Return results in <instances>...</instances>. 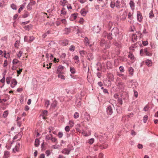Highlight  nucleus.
<instances>
[{
	"mask_svg": "<svg viewBox=\"0 0 158 158\" xmlns=\"http://www.w3.org/2000/svg\"><path fill=\"white\" fill-rule=\"evenodd\" d=\"M137 15L138 21L139 22H141L143 19L141 13L139 11H137Z\"/></svg>",
	"mask_w": 158,
	"mask_h": 158,
	"instance_id": "nucleus-2",
	"label": "nucleus"
},
{
	"mask_svg": "<svg viewBox=\"0 0 158 158\" xmlns=\"http://www.w3.org/2000/svg\"><path fill=\"white\" fill-rule=\"evenodd\" d=\"M10 155V153L9 152L7 151H5L3 158H7L9 157Z\"/></svg>",
	"mask_w": 158,
	"mask_h": 158,
	"instance_id": "nucleus-16",
	"label": "nucleus"
},
{
	"mask_svg": "<svg viewBox=\"0 0 158 158\" xmlns=\"http://www.w3.org/2000/svg\"><path fill=\"white\" fill-rule=\"evenodd\" d=\"M44 102L45 106L47 108L48 107L49 105H50V101L48 100H45Z\"/></svg>",
	"mask_w": 158,
	"mask_h": 158,
	"instance_id": "nucleus-25",
	"label": "nucleus"
},
{
	"mask_svg": "<svg viewBox=\"0 0 158 158\" xmlns=\"http://www.w3.org/2000/svg\"><path fill=\"white\" fill-rule=\"evenodd\" d=\"M93 55L91 53H89L87 55V59L90 60L93 58Z\"/></svg>",
	"mask_w": 158,
	"mask_h": 158,
	"instance_id": "nucleus-24",
	"label": "nucleus"
},
{
	"mask_svg": "<svg viewBox=\"0 0 158 158\" xmlns=\"http://www.w3.org/2000/svg\"><path fill=\"white\" fill-rule=\"evenodd\" d=\"M58 77L59 78H60L61 79H64L65 77L64 76L61 74H59L58 75Z\"/></svg>",
	"mask_w": 158,
	"mask_h": 158,
	"instance_id": "nucleus-49",
	"label": "nucleus"
},
{
	"mask_svg": "<svg viewBox=\"0 0 158 158\" xmlns=\"http://www.w3.org/2000/svg\"><path fill=\"white\" fill-rule=\"evenodd\" d=\"M53 135L52 134H50L47 135L46 136V140H51Z\"/></svg>",
	"mask_w": 158,
	"mask_h": 158,
	"instance_id": "nucleus-27",
	"label": "nucleus"
},
{
	"mask_svg": "<svg viewBox=\"0 0 158 158\" xmlns=\"http://www.w3.org/2000/svg\"><path fill=\"white\" fill-rule=\"evenodd\" d=\"M119 32L118 29L117 28H115L112 30L111 34L112 35H115L116 36L119 33Z\"/></svg>",
	"mask_w": 158,
	"mask_h": 158,
	"instance_id": "nucleus-3",
	"label": "nucleus"
},
{
	"mask_svg": "<svg viewBox=\"0 0 158 158\" xmlns=\"http://www.w3.org/2000/svg\"><path fill=\"white\" fill-rule=\"evenodd\" d=\"M31 6L30 5V4L29 3L27 7V9L28 10H31Z\"/></svg>",
	"mask_w": 158,
	"mask_h": 158,
	"instance_id": "nucleus-55",
	"label": "nucleus"
},
{
	"mask_svg": "<svg viewBox=\"0 0 158 158\" xmlns=\"http://www.w3.org/2000/svg\"><path fill=\"white\" fill-rule=\"evenodd\" d=\"M117 85L118 86L119 88L123 89L124 86V83L122 81H119L117 83Z\"/></svg>",
	"mask_w": 158,
	"mask_h": 158,
	"instance_id": "nucleus-10",
	"label": "nucleus"
},
{
	"mask_svg": "<svg viewBox=\"0 0 158 158\" xmlns=\"http://www.w3.org/2000/svg\"><path fill=\"white\" fill-rule=\"evenodd\" d=\"M93 149L95 151H97L98 150V145H95L93 148Z\"/></svg>",
	"mask_w": 158,
	"mask_h": 158,
	"instance_id": "nucleus-53",
	"label": "nucleus"
},
{
	"mask_svg": "<svg viewBox=\"0 0 158 158\" xmlns=\"http://www.w3.org/2000/svg\"><path fill=\"white\" fill-rule=\"evenodd\" d=\"M128 57L132 60L133 61L134 60V56L133 55V54L131 53H129V55H128Z\"/></svg>",
	"mask_w": 158,
	"mask_h": 158,
	"instance_id": "nucleus-28",
	"label": "nucleus"
},
{
	"mask_svg": "<svg viewBox=\"0 0 158 158\" xmlns=\"http://www.w3.org/2000/svg\"><path fill=\"white\" fill-rule=\"evenodd\" d=\"M80 53L82 56H83L86 54L87 52L85 51L82 50L80 51Z\"/></svg>",
	"mask_w": 158,
	"mask_h": 158,
	"instance_id": "nucleus-36",
	"label": "nucleus"
},
{
	"mask_svg": "<svg viewBox=\"0 0 158 158\" xmlns=\"http://www.w3.org/2000/svg\"><path fill=\"white\" fill-rule=\"evenodd\" d=\"M94 141V138H91L90 139L88 143L90 144H93Z\"/></svg>",
	"mask_w": 158,
	"mask_h": 158,
	"instance_id": "nucleus-40",
	"label": "nucleus"
},
{
	"mask_svg": "<svg viewBox=\"0 0 158 158\" xmlns=\"http://www.w3.org/2000/svg\"><path fill=\"white\" fill-rule=\"evenodd\" d=\"M119 69L120 71L122 73L124 72L125 70L124 67L122 66H120L119 67Z\"/></svg>",
	"mask_w": 158,
	"mask_h": 158,
	"instance_id": "nucleus-46",
	"label": "nucleus"
},
{
	"mask_svg": "<svg viewBox=\"0 0 158 158\" xmlns=\"http://www.w3.org/2000/svg\"><path fill=\"white\" fill-rule=\"evenodd\" d=\"M65 130L67 132H69V131H70L69 127V126H66L65 127Z\"/></svg>",
	"mask_w": 158,
	"mask_h": 158,
	"instance_id": "nucleus-54",
	"label": "nucleus"
},
{
	"mask_svg": "<svg viewBox=\"0 0 158 158\" xmlns=\"http://www.w3.org/2000/svg\"><path fill=\"white\" fill-rule=\"evenodd\" d=\"M129 4L131 9L132 10H134L135 7V3L133 1H131L130 2Z\"/></svg>",
	"mask_w": 158,
	"mask_h": 158,
	"instance_id": "nucleus-22",
	"label": "nucleus"
},
{
	"mask_svg": "<svg viewBox=\"0 0 158 158\" xmlns=\"http://www.w3.org/2000/svg\"><path fill=\"white\" fill-rule=\"evenodd\" d=\"M5 77L4 76V77H3V78H2V79L0 80V82H2V83L3 84V85H2V87H2L4 85V83H5Z\"/></svg>",
	"mask_w": 158,
	"mask_h": 158,
	"instance_id": "nucleus-35",
	"label": "nucleus"
},
{
	"mask_svg": "<svg viewBox=\"0 0 158 158\" xmlns=\"http://www.w3.org/2000/svg\"><path fill=\"white\" fill-rule=\"evenodd\" d=\"M148 116L147 115H145L144 116L143 120V122L144 123H146L147 120L148 119Z\"/></svg>",
	"mask_w": 158,
	"mask_h": 158,
	"instance_id": "nucleus-48",
	"label": "nucleus"
},
{
	"mask_svg": "<svg viewBox=\"0 0 158 158\" xmlns=\"http://www.w3.org/2000/svg\"><path fill=\"white\" fill-rule=\"evenodd\" d=\"M139 35V36L140 37H141V36L142 35V33L140 31H138L136 32V34H133L132 36V41L133 42H135L137 41V35Z\"/></svg>",
	"mask_w": 158,
	"mask_h": 158,
	"instance_id": "nucleus-1",
	"label": "nucleus"
},
{
	"mask_svg": "<svg viewBox=\"0 0 158 158\" xmlns=\"http://www.w3.org/2000/svg\"><path fill=\"white\" fill-rule=\"evenodd\" d=\"M48 114V111L46 110H44L43 112V115L47 116Z\"/></svg>",
	"mask_w": 158,
	"mask_h": 158,
	"instance_id": "nucleus-56",
	"label": "nucleus"
},
{
	"mask_svg": "<svg viewBox=\"0 0 158 158\" xmlns=\"http://www.w3.org/2000/svg\"><path fill=\"white\" fill-rule=\"evenodd\" d=\"M111 35H111V34H110V33H109L107 35V37L108 39L111 40L112 39V37L111 36Z\"/></svg>",
	"mask_w": 158,
	"mask_h": 158,
	"instance_id": "nucleus-58",
	"label": "nucleus"
},
{
	"mask_svg": "<svg viewBox=\"0 0 158 158\" xmlns=\"http://www.w3.org/2000/svg\"><path fill=\"white\" fill-rule=\"evenodd\" d=\"M152 62L151 60H147L146 62V64L148 66H150L152 65Z\"/></svg>",
	"mask_w": 158,
	"mask_h": 158,
	"instance_id": "nucleus-32",
	"label": "nucleus"
},
{
	"mask_svg": "<svg viewBox=\"0 0 158 158\" xmlns=\"http://www.w3.org/2000/svg\"><path fill=\"white\" fill-rule=\"evenodd\" d=\"M103 154L102 153H100L98 156V158H103Z\"/></svg>",
	"mask_w": 158,
	"mask_h": 158,
	"instance_id": "nucleus-63",
	"label": "nucleus"
},
{
	"mask_svg": "<svg viewBox=\"0 0 158 158\" xmlns=\"http://www.w3.org/2000/svg\"><path fill=\"white\" fill-rule=\"evenodd\" d=\"M61 22V20L60 19H58L56 22V24L57 26H59Z\"/></svg>",
	"mask_w": 158,
	"mask_h": 158,
	"instance_id": "nucleus-33",
	"label": "nucleus"
},
{
	"mask_svg": "<svg viewBox=\"0 0 158 158\" xmlns=\"http://www.w3.org/2000/svg\"><path fill=\"white\" fill-rule=\"evenodd\" d=\"M13 64L14 65L18 63L19 64H21L20 61H19L18 60L16 59H14L12 61Z\"/></svg>",
	"mask_w": 158,
	"mask_h": 158,
	"instance_id": "nucleus-20",
	"label": "nucleus"
},
{
	"mask_svg": "<svg viewBox=\"0 0 158 158\" xmlns=\"http://www.w3.org/2000/svg\"><path fill=\"white\" fill-rule=\"evenodd\" d=\"M127 16V12L125 11H124L123 14L122 15H121L120 16L121 19L122 20H124L126 19Z\"/></svg>",
	"mask_w": 158,
	"mask_h": 158,
	"instance_id": "nucleus-5",
	"label": "nucleus"
},
{
	"mask_svg": "<svg viewBox=\"0 0 158 158\" xmlns=\"http://www.w3.org/2000/svg\"><path fill=\"white\" fill-rule=\"evenodd\" d=\"M144 52L147 56H152V53L149 52L148 51L147 48H146L144 49Z\"/></svg>",
	"mask_w": 158,
	"mask_h": 158,
	"instance_id": "nucleus-26",
	"label": "nucleus"
},
{
	"mask_svg": "<svg viewBox=\"0 0 158 158\" xmlns=\"http://www.w3.org/2000/svg\"><path fill=\"white\" fill-rule=\"evenodd\" d=\"M29 42H31L34 39V37L33 36H30L29 38Z\"/></svg>",
	"mask_w": 158,
	"mask_h": 158,
	"instance_id": "nucleus-51",
	"label": "nucleus"
},
{
	"mask_svg": "<svg viewBox=\"0 0 158 158\" xmlns=\"http://www.w3.org/2000/svg\"><path fill=\"white\" fill-rule=\"evenodd\" d=\"M118 102L119 104L121 105H122L123 104V101L122 99L121 98H120L119 97L118 98Z\"/></svg>",
	"mask_w": 158,
	"mask_h": 158,
	"instance_id": "nucleus-43",
	"label": "nucleus"
},
{
	"mask_svg": "<svg viewBox=\"0 0 158 158\" xmlns=\"http://www.w3.org/2000/svg\"><path fill=\"white\" fill-rule=\"evenodd\" d=\"M68 2L66 0H62L60 1V3L61 5L64 6L67 4Z\"/></svg>",
	"mask_w": 158,
	"mask_h": 158,
	"instance_id": "nucleus-19",
	"label": "nucleus"
},
{
	"mask_svg": "<svg viewBox=\"0 0 158 158\" xmlns=\"http://www.w3.org/2000/svg\"><path fill=\"white\" fill-rule=\"evenodd\" d=\"M17 82L15 79H13L11 80V87L13 88L17 84Z\"/></svg>",
	"mask_w": 158,
	"mask_h": 158,
	"instance_id": "nucleus-6",
	"label": "nucleus"
},
{
	"mask_svg": "<svg viewBox=\"0 0 158 158\" xmlns=\"http://www.w3.org/2000/svg\"><path fill=\"white\" fill-rule=\"evenodd\" d=\"M79 117V114L78 113L76 112L74 114V118H77Z\"/></svg>",
	"mask_w": 158,
	"mask_h": 158,
	"instance_id": "nucleus-45",
	"label": "nucleus"
},
{
	"mask_svg": "<svg viewBox=\"0 0 158 158\" xmlns=\"http://www.w3.org/2000/svg\"><path fill=\"white\" fill-rule=\"evenodd\" d=\"M8 65V62L7 60H5L4 61V63H3V66L4 67H6Z\"/></svg>",
	"mask_w": 158,
	"mask_h": 158,
	"instance_id": "nucleus-52",
	"label": "nucleus"
},
{
	"mask_svg": "<svg viewBox=\"0 0 158 158\" xmlns=\"http://www.w3.org/2000/svg\"><path fill=\"white\" fill-rule=\"evenodd\" d=\"M10 7L13 10H16L17 8L16 5L14 3H12L10 5Z\"/></svg>",
	"mask_w": 158,
	"mask_h": 158,
	"instance_id": "nucleus-30",
	"label": "nucleus"
},
{
	"mask_svg": "<svg viewBox=\"0 0 158 158\" xmlns=\"http://www.w3.org/2000/svg\"><path fill=\"white\" fill-rule=\"evenodd\" d=\"M63 135V133L61 132H59L58 133V137L60 138H62Z\"/></svg>",
	"mask_w": 158,
	"mask_h": 158,
	"instance_id": "nucleus-50",
	"label": "nucleus"
},
{
	"mask_svg": "<svg viewBox=\"0 0 158 158\" xmlns=\"http://www.w3.org/2000/svg\"><path fill=\"white\" fill-rule=\"evenodd\" d=\"M61 152L62 153L64 154L68 155L70 152V151L68 149L65 148L62 150L61 151Z\"/></svg>",
	"mask_w": 158,
	"mask_h": 158,
	"instance_id": "nucleus-15",
	"label": "nucleus"
},
{
	"mask_svg": "<svg viewBox=\"0 0 158 158\" xmlns=\"http://www.w3.org/2000/svg\"><path fill=\"white\" fill-rule=\"evenodd\" d=\"M29 38L27 36H25L24 38V40L26 42H29Z\"/></svg>",
	"mask_w": 158,
	"mask_h": 158,
	"instance_id": "nucleus-60",
	"label": "nucleus"
},
{
	"mask_svg": "<svg viewBox=\"0 0 158 158\" xmlns=\"http://www.w3.org/2000/svg\"><path fill=\"white\" fill-rule=\"evenodd\" d=\"M82 134L84 136H88V135H87V133L85 131H83L82 132Z\"/></svg>",
	"mask_w": 158,
	"mask_h": 158,
	"instance_id": "nucleus-59",
	"label": "nucleus"
},
{
	"mask_svg": "<svg viewBox=\"0 0 158 158\" xmlns=\"http://www.w3.org/2000/svg\"><path fill=\"white\" fill-rule=\"evenodd\" d=\"M84 44L86 46L89 45V46H91V45L89 44V42L88 38L87 37H85L84 40Z\"/></svg>",
	"mask_w": 158,
	"mask_h": 158,
	"instance_id": "nucleus-9",
	"label": "nucleus"
},
{
	"mask_svg": "<svg viewBox=\"0 0 158 158\" xmlns=\"http://www.w3.org/2000/svg\"><path fill=\"white\" fill-rule=\"evenodd\" d=\"M78 14L77 13H75L72 14L71 16V19L72 20H73L76 19L77 16Z\"/></svg>",
	"mask_w": 158,
	"mask_h": 158,
	"instance_id": "nucleus-13",
	"label": "nucleus"
},
{
	"mask_svg": "<svg viewBox=\"0 0 158 158\" xmlns=\"http://www.w3.org/2000/svg\"><path fill=\"white\" fill-rule=\"evenodd\" d=\"M23 53V52L22 51H19V52L17 54V55L18 57L19 58L22 56Z\"/></svg>",
	"mask_w": 158,
	"mask_h": 158,
	"instance_id": "nucleus-37",
	"label": "nucleus"
},
{
	"mask_svg": "<svg viewBox=\"0 0 158 158\" xmlns=\"http://www.w3.org/2000/svg\"><path fill=\"white\" fill-rule=\"evenodd\" d=\"M110 7L112 8H113L115 6V2H111L110 3Z\"/></svg>",
	"mask_w": 158,
	"mask_h": 158,
	"instance_id": "nucleus-42",
	"label": "nucleus"
},
{
	"mask_svg": "<svg viewBox=\"0 0 158 158\" xmlns=\"http://www.w3.org/2000/svg\"><path fill=\"white\" fill-rule=\"evenodd\" d=\"M64 67L62 65H59L57 69V73H61V71L64 69Z\"/></svg>",
	"mask_w": 158,
	"mask_h": 158,
	"instance_id": "nucleus-7",
	"label": "nucleus"
},
{
	"mask_svg": "<svg viewBox=\"0 0 158 158\" xmlns=\"http://www.w3.org/2000/svg\"><path fill=\"white\" fill-rule=\"evenodd\" d=\"M107 77L110 81H113L114 79V76L113 74L108 73L107 75Z\"/></svg>",
	"mask_w": 158,
	"mask_h": 158,
	"instance_id": "nucleus-11",
	"label": "nucleus"
},
{
	"mask_svg": "<svg viewBox=\"0 0 158 158\" xmlns=\"http://www.w3.org/2000/svg\"><path fill=\"white\" fill-rule=\"evenodd\" d=\"M8 114V110L5 111L3 114V117L4 118H6Z\"/></svg>",
	"mask_w": 158,
	"mask_h": 158,
	"instance_id": "nucleus-31",
	"label": "nucleus"
},
{
	"mask_svg": "<svg viewBox=\"0 0 158 158\" xmlns=\"http://www.w3.org/2000/svg\"><path fill=\"white\" fill-rule=\"evenodd\" d=\"M115 6L118 8H120V2L119 0H117L115 2Z\"/></svg>",
	"mask_w": 158,
	"mask_h": 158,
	"instance_id": "nucleus-17",
	"label": "nucleus"
},
{
	"mask_svg": "<svg viewBox=\"0 0 158 158\" xmlns=\"http://www.w3.org/2000/svg\"><path fill=\"white\" fill-rule=\"evenodd\" d=\"M75 48V47L72 45L69 48V50L73 52L74 51Z\"/></svg>",
	"mask_w": 158,
	"mask_h": 158,
	"instance_id": "nucleus-39",
	"label": "nucleus"
},
{
	"mask_svg": "<svg viewBox=\"0 0 158 158\" xmlns=\"http://www.w3.org/2000/svg\"><path fill=\"white\" fill-rule=\"evenodd\" d=\"M113 112L112 107L110 106H108L107 108V114L109 115H110L112 114Z\"/></svg>",
	"mask_w": 158,
	"mask_h": 158,
	"instance_id": "nucleus-4",
	"label": "nucleus"
},
{
	"mask_svg": "<svg viewBox=\"0 0 158 158\" xmlns=\"http://www.w3.org/2000/svg\"><path fill=\"white\" fill-rule=\"evenodd\" d=\"M26 3L25 2L23 3L20 5V7L18 10V12L20 13L21 11L26 6Z\"/></svg>",
	"mask_w": 158,
	"mask_h": 158,
	"instance_id": "nucleus-8",
	"label": "nucleus"
},
{
	"mask_svg": "<svg viewBox=\"0 0 158 158\" xmlns=\"http://www.w3.org/2000/svg\"><path fill=\"white\" fill-rule=\"evenodd\" d=\"M108 147V144L106 143L100 145V148L102 149H106Z\"/></svg>",
	"mask_w": 158,
	"mask_h": 158,
	"instance_id": "nucleus-18",
	"label": "nucleus"
},
{
	"mask_svg": "<svg viewBox=\"0 0 158 158\" xmlns=\"http://www.w3.org/2000/svg\"><path fill=\"white\" fill-rule=\"evenodd\" d=\"M128 71L130 75L132 76L134 73V69L132 67H129L128 68Z\"/></svg>",
	"mask_w": 158,
	"mask_h": 158,
	"instance_id": "nucleus-14",
	"label": "nucleus"
},
{
	"mask_svg": "<svg viewBox=\"0 0 158 158\" xmlns=\"http://www.w3.org/2000/svg\"><path fill=\"white\" fill-rule=\"evenodd\" d=\"M20 148V144L19 143L17 144L14 148L13 149V151L15 152H18L19 151Z\"/></svg>",
	"mask_w": 158,
	"mask_h": 158,
	"instance_id": "nucleus-12",
	"label": "nucleus"
},
{
	"mask_svg": "<svg viewBox=\"0 0 158 158\" xmlns=\"http://www.w3.org/2000/svg\"><path fill=\"white\" fill-rule=\"evenodd\" d=\"M127 75H124L123 74V76L122 77L123 80H126L127 79Z\"/></svg>",
	"mask_w": 158,
	"mask_h": 158,
	"instance_id": "nucleus-62",
	"label": "nucleus"
},
{
	"mask_svg": "<svg viewBox=\"0 0 158 158\" xmlns=\"http://www.w3.org/2000/svg\"><path fill=\"white\" fill-rule=\"evenodd\" d=\"M61 22L63 24H65L66 23V21L65 19H63L61 20Z\"/></svg>",
	"mask_w": 158,
	"mask_h": 158,
	"instance_id": "nucleus-61",
	"label": "nucleus"
},
{
	"mask_svg": "<svg viewBox=\"0 0 158 158\" xmlns=\"http://www.w3.org/2000/svg\"><path fill=\"white\" fill-rule=\"evenodd\" d=\"M85 118L87 121H89L90 120V116L89 114L87 113H86L85 115Z\"/></svg>",
	"mask_w": 158,
	"mask_h": 158,
	"instance_id": "nucleus-29",
	"label": "nucleus"
},
{
	"mask_svg": "<svg viewBox=\"0 0 158 158\" xmlns=\"http://www.w3.org/2000/svg\"><path fill=\"white\" fill-rule=\"evenodd\" d=\"M39 140L37 139H36L35 143V146L36 147L38 146L39 145Z\"/></svg>",
	"mask_w": 158,
	"mask_h": 158,
	"instance_id": "nucleus-34",
	"label": "nucleus"
},
{
	"mask_svg": "<svg viewBox=\"0 0 158 158\" xmlns=\"http://www.w3.org/2000/svg\"><path fill=\"white\" fill-rule=\"evenodd\" d=\"M60 12H61V14L63 15H66V13H67V12L66 10V9L64 7L63 8L61 9Z\"/></svg>",
	"mask_w": 158,
	"mask_h": 158,
	"instance_id": "nucleus-23",
	"label": "nucleus"
},
{
	"mask_svg": "<svg viewBox=\"0 0 158 158\" xmlns=\"http://www.w3.org/2000/svg\"><path fill=\"white\" fill-rule=\"evenodd\" d=\"M149 109V106H148V105H146V106H145V107H144V109H143V110L145 111H147Z\"/></svg>",
	"mask_w": 158,
	"mask_h": 158,
	"instance_id": "nucleus-57",
	"label": "nucleus"
},
{
	"mask_svg": "<svg viewBox=\"0 0 158 158\" xmlns=\"http://www.w3.org/2000/svg\"><path fill=\"white\" fill-rule=\"evenodd\" d=\"M11 79V77H7L6 78V82L7 84H10Z\"/></svg>",
	"mask_w": 158,
	"mask_h": 158,
	"instance_id": "nucleus-38",
	"label": "nucleus"
},
{
	"mask_svg": "<svg viewBox=\"0 0 158 158\" xmlns=\"http://www.w3.org/2000/svg\"><path fill=\"white\" fill-rule=\"evenodd\" d=\"M149 17L150 18H152L154 16V15L153 13V12L152 10H151L149 14Z\"/></svg>",
	"mask_w": 158,
	"mask_h": 158,
	"instance_id": "nucleus-44",
	"label": "nucleus"
},
{
	"mask_svg": "<svg viewBox=\"0 0 158 158\" xmlns=\"http://www.w3.org/2000/svg\"><path fill=\"white\" fill-rule=\"evenodd\" d=\"M39 158H45V156L44 154H41L40 155Z\"/></svg>",
	"mask_w": 158,
	"mask_h": 158,
	"instance_id": "nucleus-64",
	"label": "nucleus"
},
{
	"mask_svg": "<svg viewBox=\"0 0 158 158\" xmlns=\"http://www.w3.org/2000/svg\"><path fill=\"white\" fill-rule=\"evenodd\" d=\"M87 11H86L84 9H82L81 10L80 13L83 16H85L86 15L87 13Z\"/></svg>",
	"mask_w": 158,
	"mask_h": 158,
	"instance_id": "nucleus-21",
	"label": "nucleus"
},
{
	"mask_svg": "<svg viewBox=\"0 0 158 158\" xmlns=\"http://www.w3.org/2000/svg\"><path fill=\"white\" fill-rule=\"evenodd\" d=\"M70 71L72 73L74 74L75 73V70L73 68L70 67Z\"/></svg>",
	"mask_w": 158,
	"mask_h": 158,
	"instance_id": "nucleus-47",
	"label": "nucleus"
},
{
	"mask_svg": "<svg viewBox=\"0 0 158 158\" xmlns=\"http://www.w3.org/2000/svg\"><path fill=\"white\" fill-rule=\"evenodd\" d=\"M50 140H51L52 142L57 143V139L56 138L53 137V136Z\"/></svg>",
	"mask_w": 158,
	"mask_h": 158,
	"instance_id": "nucleus-41",
	"label": "nucleus"
}]
</instances>
